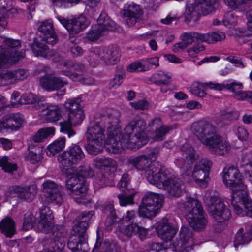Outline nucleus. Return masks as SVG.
Listing matches in <instances>:
<instances>
[{"label":"nucleus","instance_id":"1","mask_svg":"<svg viewBox=\"0 0 252 252\" xmlns=\"http://www.w3.org/2000/svg\"><path fill=\"white\" fill-rule=\"evenodd\" d=\"M120 112L114 109H108L101 114L102 120L110 125L108 127L107 143L113 149V152H121L126 148L137 149L147 143L148 140L145 132L146 123L141 118L132 119L126 126L124 134L118 128Z\"/></svg>","mask_w":252,"mask_h":252},{"label":"nucleus","instance_id":"2","mask_svg":"<svg viewBox=\"0 0 252 252\" xmlns=\"http://www.w3.org/2000/svg\"><path fill=\"white\" fill-rule=\"evenodd\" d=\"M190 130L212 154L224 155L228 153L230 145L218 133L217 127L211 122L204 119L195 121L191 124Z\"/></svg>","mask_w":252,"mask_h":252},{"label":"nucleus","instance_id":"3","mask_svg":"<svg viewBox=\"0 0 252 252\" xmlns=\"http://www.w3.org/2000/svg\"><path fill=\"white\" fill-rule=\"evenodd\" d=\"M177 205L184 213L192 229L197 231L205 229L208 221L200 201L197 199L188 197L185 200L178 202Z\"/></svg>","mask_w":252,"mask_h":252},{"label":"nucleus","instance_id":"4","mask_svg":"<svg viewBox=\"0 0 252 252\" xmlns=\"http://www.w3.org/2000/svg\"><path fill=\"white\" fill-rule=\"evenodd\" d=\"M81 175L73 174L66 181L65 186L69 193L72 195L78 203L87 202L86 196L88 188L84 177H91L94 175L93 170L89 166H84L80 170Z\"/></svg>","mask_w":252,"mask_h":252},{"label":"nucleus","instance_id":"5","mask_svg":"<svg viewBox=\"0 0 252 252\" xmlns=\"http://www.w3.org/2000/svg\"><path fill=\"white\" fill-rule=\"evenodd\" d=\"M81 101L80 97H77L69 99L64 104V107L68 112V119L60 123V131L69 138L76 133L72 125L80 123L84 118V111L80 104Z\"/></svg>","mask_w":252,"mask_h":252},{"label":"nucleus","instance_id":"6","mask_svg":"<svg viewBox=\"0 0 252 252\" xmlns=\"http://www.w3.org/2000/svg\"><path fill=\"white\" fill-rule=\"evenodd\" d=\"M105 127L102 122L93 121L90 123L86 133L87 143L86 146V149L89 154L95 155L102 150L105 138Z\"/></svg>","mask_w":252,"mask_h":252},{"label":"nucleus","instance_id":"7","mask_svg":"<svg viewBox=\"0 0 252 252\" xmlns=\"http://www.w3.org/2000/svg\"><path fill=\"white\" fill-rule=\"evenodd\" d=\"M164 199L162 195L148 193L143 198L142 203L139 206V215L150 219L155 217L162 208Z\"/></svg>","mask_w":252,"mask_h":252},{"label":"nucleus","instance_id":"8","mask_svg":"<svg viewBox=\"0 0 252 252\" xmlns=\"http://www.w3.org/2000/svg\"><path fill=\"white\" fill-rule=\"evenodd\" d=\"M4 43L5 47L0 53V68L5 65L15 63L25 56V51L18 52L21 47L19 40L8 38L4 40Z\"/></svg>","mask_w":252,"mask_h":252},{"label":"nucleus","instance_id":"9","mask_svg":"<svg viewBox=\"0 0 252 252\" xmlns=\"http://www.w3.org/2000/svg\"><path fill=\"white\" fill-rule=\"evenodd\" d=\"M46 234L51 233L52 238H44L42 240V243L45 247L49 249L55 250L57 252H62L65 246V238L67 234V230L65 227L62 225H54L53 224L50 227Z\"/></svg>","mask_w":252,"mask_h":252},{"label":"nucleus","instance_id":"10","mask_svg":"<svg viewBox=\"0 0 252 252\" xmlns=\"http://www.w3.org/2000/svg\"><path fill=\"white\" fill-rule=\"evenodd\" d=\"M241 175L237 168L228 166L223 170V181L227 187L231 188L232 198L235 195L244 197L246 195L245 186L242 183Z\"/></svg>","mask_w":252,"mask_h":252},{"label":"nucleus","instance_id":"11","mask_svg":"<svg viewBox=\"0 0 252 252\" xmlns=\"http://www.w3.org/2000/svg\"><path fill=\"white\" fill-rule=\"evenodd\" d=\"M89 57L90 63L93 66L98 63L99 59L108 64H114L119 60V49L116 46L95 48L91 51Z\"/></svg>","mask_w":252,"mask_h":252},{"label":"nucleus","instance_id":"12","mask_svg":"<svg viewBox=\"0 0 252 252\" xmlns=\"http://www.w3.org/2000/svg\"><path fill=\"white\" fill-rule=\"evenodd\" d=\"M98 24L93 25L88 32L87 37L91 41L97 40L100 36L105 35L108 31L116 29L115 23L111 20L105 12H101L97 19Z\"/></svg>","mask_w":252,"mask_h":252},{"label":"nucleus","instance_id":"13","mask_svg":"<svg viewBox=\"0 0 252 252\" xmlns=\"http://www.w3.org/2000/svg\"><path fill=\"white\" fill-rule=\"evenodd\" d=\"M181 156L176 161V165L187 175H189L192 166L197 159L194 148L188 143L183 144L180 148Z\"/></svg>","mask_w":252,"mask_h":252},{"label":"nucleus","instance_id":"14","mask_svg":"<svg viewBox=\"0 0 252 252\" xmlns=\"http://www.w3.org/2000/svg\"><path fill=\"white\" fill-rule=\"evenodd\" d=\"M208 211L218 223H221L231 217L229 210L221 199L217 196L211 197Z\"/></svg>","mask_w":252,"mask_h":252},{"label":"nucleus","instance_id":"15","mask_svg":"<svg viewBox=\"0 0 252 252\" xmlns=\"http://www.w3.org/2000/svg\"><path fill=\"white\" fill-rule=\"evenodd\" d=\"M172 244L176 252H190L193 249V244L192 230L187 227H182L179 237L173 240Z\"/></svg>","mask_w":252,"mask_h":252},{"label":"nucleus","instance_id":"16","mask_svg":"<svg viewBox=\"0 0 252 252\" xmlns=\"http://www.w3.org/2000/svg\"><path fill=\"white\" fill-rule=\"evenodd\" d=\"M85 158V154L81 148L75 144L71 146L68 150L63 151L58 156V159L64 167H69L78 163Z\"/></svg>","mask_w":252,"mask_h":252},{"label":"nucleus","instance_id":"17","mask_svg":"<svg viewBox=\"0 0 252 252\" xmlns=\"http://www.w3.org/2000/svg\"><path fill=\"white\" fill-rule=\"evenodd\" d=\"M88 235L79 232L76 227L72 228L68 238L67 247L72 252H88Z\"/></svg>","mask_w":252,"mask_h":252},{"label":"nucleus","instance_id":"18","mask_svg":"<svg viewBox=\"0 0 252 252\" xmlns=\"http://www.w3.org/2000/svg\"><path fill=\"white\" fill-rule=\"evenodd\" d=\"M129 178L128 174L125 173L122 175L117 186L122 192L118 194V198L120 204L122 206L134 204L133 197L135 195V191L133 189L128 188Z\"/></svg>","mask_w":252,"mask_h":252},{"label":"nucleus","instance_id":"19","mask_svg":"<svg viewBox=\"0 0 252 252\" xmlns=\"http://www.w3.org/2000/svg\"><path fill=\"white\" fill-rule=\"evenodd\" d=\"M61 189V187L53 181L48 180L44 182L42 184V191L46 197L45 201L48 203L55 202L60 204L63 200Z\"/></svg>","mask_w":252,"mask_h":252},{"label":"nucleus","instance_id":"20","mask_svg":"<svg viewBox=\"0 0 252 252\" xmlns=\"http://www.w3.org/2000/svg\"><path fill=\"white\" fill-rule=\"evenodd\" d=\"M57 19L69 32L70 35L78 33L88 25L86 17L83 15L70 20L62 16H58Z\"/></svg>","mask_w":252,"mask_h":252},{"label":"nucleus","instance_id":"21","mask_svg":"<svg viewBox=\"0 0 252 252\" xmlns=\"http://www.w3.org/2000/svg\"><path fill=\"white\" fill-rule=\"evenodd\" d=\"M212 162L207 159H203L194 166L192 176L195 182L202 187H205L207 182L205 179L209 176Z\"/></svg>","mask_w":252,"mask_h":252},{"label":"nucleus","instance_id":"22","mask_svg":"<svg viewBox=\"0 0 252 252\" xmlns=\"http://www.w3.org/2000/svg\"><path fill=\"white\" fill-rule=\"evenodd\" d=\"M162 187L158 188L165 189L168 194L172 197H179L182 193V184L179 179L169 173L166 175L165 181H162Z\"/></svg>","mask_w":252,"mask_h":252},{"label":"nucleus","instance_id":"23","mask_svg":"<svg viewBox=\"0 0 252 252\" xmlns=\"http://www.w3.org/2000/svg\"><path fill=\"white\" fill-rule=\"evenodd\" d=\"M45 43L42 39L41 41H38L34 39L32 44V50L34 54L37 57L41 56L47 59L52 58L54 61H59L58 53L52 49L50 50Z\"/></svg>","mask_w":252,"mask_h":252},{"label":"nucleus","instance_id":"24","mask_svg":"<svg viewBox=\"0 0 252 252\" xmlns=\"http://www.w3.org/2000/svg\"><path fill=\"white\" fill-rule=\"evenodd\" d=\"M168 171H162L152 164L145 172V176L148 181L158 188L162 187V181H165Z\"/></svg>","mask_w":252,"mask_h":252},{"label":"nucleus","instance_id":"25","mask_svg":"<svg viewBox=\"0 0 252 252\" xmlns=\"http://www.w3.org/2000/svg\"><path fill=\"white\" fill-rule=\"evenodd\" d=\"M23 123V119L19 114H9L5 115L0 121V131L3 129L17 130Z\"/></svg>","mask_w":252,"mask_h":252},{"label":"nucleus","instance_id":"26","mask_svg":"<svg viewBox=\"0 0 252 252\" xmlns=\"http://www.w3.org/2000/svg\"><path fill=\"white\" fill-rule=\"evenodd\" d=\"M157 229L158 235L166 242L171 241L177 232L176 226L167 219H162Z\"/></svg>","mask_w":252,"mask_h":252},{"label":"nucleus","instance_id":"27","mask_svg":"<svg viewBox=\"0 0 252 252\" xmlns=\"http://www.w3.org/2000/svg\"><path fill=\"white\" fill-rule=\"evenodd\" d=\"M38 31L41 33L40 37L46 43L52 45L57 43L58 39L52 23L48 21L42 22L38 28Z\"/></svg>","mask_w":252,"mask_h":252},{"label":"nucleus","instance_id":"28","mask_svg":"<svg viewBox=\"0 0 252 252\" xmlns=\"http://www.w3.org/2000/svg\"><path fill=\"white\" fill-rule=\"evenodd\" d=\"M40 84L43 89L47 91H53L63 88L67 84V82L53 75L47 74L40 78Z\"/></svg>","mask_w":252,"mask_h":252},{"label":"nucleus","instance_id":"29","mask_svg":"<svg viewBox=\"0 0 252 252\" xmlns=\"http://www.w3.org/2000/svg\"><path fill=\"white\" fill-rule=\"evenodd\" d=\"M40 220L37 224V229L42 232H48L50 227H51L53 224L52 212L49 207L44 206L40 209Z\"/></svg>","mask_w":252,"mask_h":252},{"label":"nucleus","instance_id":"30","mask_svg":"<svg viewBox=\"0 0 252 252\" xmlns=\"http://www.w3.org/2000/svg\"><path fill=\"white\" fill-rule=\"evenodd\" d=\"M123 15L127 25L132 26L141 19L142 12L139 5L133 4L129 5L127 9L124 10Z\"/></svg>","mask_w":252,"mask_h":252},{"label":"nucleus","instance_id":"31","mask_svg":"<svg viewBox=\"0 0 252 252\" xmlns=\"http://www.w3.org/2000/svg\"><path fill=\"white\" fill-rule=\"evenodd\" d=\"M94 215L93 211L84 212L79 215L74 220V225L72 228L77 227L79 232L87 234L89 222Z\"/></svg>","mask_w":252,"mask_h":252},{"label":"nucleus","instance_id":"32","mask_svg":"<svg viewBox=\"0 0 252 252\" xmlns=\"http://www.w3.org/2000/svg\"><path fill=\"white\" fill-rule=\"evenodd\" d=\"M16 191L18 193V198L28 202L32 201L36 195L37 190L35 185H32L24 187L19 186Z\"/></svg>","mask_w":252,"mask_h":252},{"label":"nucleus","instance_id":"33","mask_svg":"<svg viewBox=\"0 0 252 252\" xmlns=\"http://www.w3.org/2000/svg\"><path fill=\"white\" fill-rule=\"evenodd\" d=\"M128 163L137 170L145 172L152 165L145 155L130 158L128 159Z\"/></svg>","mask_w":252,"mask_h":252},{"label":"nucleus","instance_id":"34","mask_svg":"<svg viewBox=\"0 0 252 252\" xmlns=\"http://www.w3.org/2000/svg\"><path fill=\"white\" fill-rule=\"evenodd\" d=\"M204 86L205 88H209L211 89H213L219 91H221L225 88L230 91L233 92L235 94L237 92H240L242 89V84L241 83H238L236 82H232L230 84H219L209 82L204 83Z\"/></svg>","mask_w":252,"mask_h":252},{"label":"nucleus","instance_id":"35","mask_svg":"<svg viewBox=\"0 0 252 252\" xmlns=\"http://www.w3.org/2000/svg\"><path fill=\"white\" fill-rule=\"evenodd\" d=\"M121 231L124 235L129 237L133 234H138L141 239L145 238L147 234V230L146 228L133 222L122 228Z\"/></svg>","mask_w":252,"mask_h":252},{"label":"nucleus","instance_id":"36","mask_svg":"<svg viewBox=\"0 0 252 252\" xmlns=\"http://www.w3.org/2000/svg\"><path fill=\"white\" fill-rule=\"evenodd\" d=\"M45 119L49 122H55L61 117V110L57 105L50 104L42 110Z\"/></svg>","mask_w":252,"mask_h":252},{"label":"nucleus","instance_id":"37","mask_svg":"<svg viewBox=\"0 0 252 252\" xmlns=\"http://www.w3.org/2000/svg\"><path fill=\"white\" fill-rule=\"evenodd\" d=\"M94 166L98 169L107 167L106 170L116 171L117 164L116 162L109 157L100 156L94 159Z\"/></svg>","mask_w":252,"mask_h":252},{"label":"nucleus","instance_id":"38","mask_svg":"<svg viewBox=\"0 0 252 252\" xmlns=\"http://www.w3.org/2000/svg\"><path fill=\"white\" fill-rule=\"evenodd\" d=\"M0 231L6 237H12L16 233L15 221L10 217L4 218L0 222Z\"/></svg>","mask_w":252,"mask_h":252},{"label":"nucleus","instance_id":"39","mask_svg":"<svg viewBox=\"0 0 252 252\" xmlns=\"http://www.w3.org/2000/svg\"><path fill=\"white\" fill-rule=\"evenodd\" d=\"M64 74L69 77L74 81L79 82L85 85H92L94 84V79L87 75H85L84 73H80L77 71H72V70L63 68Z\"/></svg>","mask_w":252,"mask_h":252},{"label":"nucleus","instance_id":"40","mask_svg":"<svg viewBox=\"0 0 252 252\" xmlns=\"http://www.w3.org/2000/svg\"><path fill=\"white\" fill-rule=\"evenodd\" d=\"M202 15H207L214 12L218 8V0H195Z\"/></svg>","mask_w":252,"mask_h":252},{"label":"nucleus","instance_id":"41","mask_svg":"<svg viewBox=\"0 0 252 252\" xmlns=\"http://www.w3.org/2000/svg\"><path fill=\"white\" fill-rule=\"evenodd\" d=\"M200 14H202L200 9L199 8L195 1L192 4H188L184 13L185 21L187 23L191 21L196 22L198 20Z\"/></svg>","mask_w":252,"mask_h":252},{"label":"nucleus","instance_id":"42","mask_svg":"<svg viewBox=\"0 0 252 252\" xmlns=\"http://www.w3.org/2000/svg\"><path fill=\"white\" fill-rule=\"evenodd\" d=\"M20 103L22 104H29L32 105V107L35 109H39L44 106L42 101L34 94L30 93L23 94L20 100Z\"/></svg>","mask_w":252,"mask_h":252},{"label":"nucleus","instance_id":"43","mask_svg":"<svg viewBox=\"0 0 252 252\" xmlns=\"http://www.w3.org/2000/svg\"><path fill=\"white\" fill-rule=\"evenodd\" d=\"M120 248L115 243L99 242L97 239L92 252H119Z\"/></svg>","mask_w":252,"mask_h":252},{"label":"nucleus","instance_id":"44","mask_svg":"<svg viewBox=\"0 0 252 252\" xmlns=\"http://www.w3.org/2000/svg\"><path fill=\"white\" fill-rule=\"evenodd\" d=\"M202 42L213 44L224 40L225 34L220 31H216L202 34Z\"/></svg>","mask_w":252,"mask_h":252},{"label":"nucleus","instance_id":"45","mask_svg":"<svg viewBox=\"0 0 252 252\" xmlns=\"http://www.w3.org/2000/svg\"><path fill=\"white\" fill-rule=\"evenodd\" d=\"M116 171L105 170L97 177V183L100 186H111L113 184L115 173Z\"/></svg>","mask_w":252,"mask_h":252},{"label":"nucleus","instance_id":"46","mask_svg":"<svg viewBox=\"0 0 252 252\" xmlns=\"http://www.w3.org/2000/svg\"><path fill=\"white\" fill-rule=\"evenodd\" d=\"M65 141V138L64 137L54 141L47 147V154L50 156H53L57 153L61 151L64 147Z\"/></svg>","mask_w":252,"mask_h":252},{"label":"nucleus","instance_id":"47","mask_svg":"<svg viewBox=\"0 0 252 252\" xmlns=\"http://www.w3.org/2000/svg\"><path fill=\"white\" fill-rule=\"evenodd\" d=\"M55 131V128L53 127L41 128L33 136L32 140L35 142H41L45 138L54 135Z\"/></svg>","mask_w":252,"mask_h":252},{"label":"nucleus","instance_id":"48","mask_svg":"<svg viewBox=\"0 0 252 252\" xmlns=\"http://www.w3.org/2000/svg\"><path fill=\"white\" fill-rule=\"evenodd\" d=\"M55 131V128L53 127L41 128L33 136L32 140L35 142H41L45 138L54 135Z\"/></svg>","mask_w":252,"mask_h":252},{"label":"nucleus","instance_id":"49","mask_svg":"<svg viewBox=\"0 0 252 252\" xmlns=\"http://www.w3.org/2000/svg\"><path fill=\"white\" fill-rule=\"evenodd\" d=\"M60 64L63 67V69H66L80 73H84L85 72L84 65L81 63L64 60L61 61Z\"/></svg>","mask_w":252,"mask_h":252},{"label":"nucleus","instance_id":"50","mask_svg":"<svg viewBox=\"0 0 252 252\" xmlns=\"http://www.w3.org/2000/svg\"><path fill=\"white\" fill-rule=\"evenodd\" d=\"M15 83L13 71H3L0 73V86Z\"/></svg>","mask_w":252,"mask_h":252},{"label":"nucleus","instance_id":"51","mask_svg":"<svg viewBox=\"0 0 252 252\" xmlns=\"http://www.w3.org/2000/svg\"><path fill=\"white\" fill-rule=\"evenodd\" d=\"M202 34L196 32H185L182 35V40L189 46L195 40L202 42Z\"/></svg>","mask_w":252,"mask_h":252},{"label":"nucleus","instance_id":"52","mask_svg":"<svg viewBox=\"0 0 252 252\" xmlns=\"http://www.w3.org/2000/svg\"><path fill=\"white\" fill-rule=\"evenodd\" d=\"M243 229H240L235 235L234 241L235 247L248 243L252 239V235L250 233H242Z\"/></svg>","mask_w":252,"mask_h":252},{"label":"nucleus","instance_id":"53","mask_svg":"<svg viewBox=\"0 0 252 252\" xmlns=\"http://www.w3.org/2000/svg\"><path fill=\"white\" fill-rule=\"evenodd\" d=\"M248 0H223L224 4L230 8L236 10H242L247 4Z\"/></svg>","mask_w":252,"mask_h":252},{"label":"nucleus","instance_id":"54","mask_svg":"<svg viewBox=\"0 0 252 252\" xmlns=\"http://www.w3.org/2000/svg\"><path fill=\"white\" fill-rule=\"evenodd\" d=\"M157 80L154 83L157 85H169L172 81V77L168 73L160 71L156 74Z\"/></svg>","mask_w":252,"mask_h":252},{"label":"nucleus","instance_id":"55","mask_svg":"<svg viewBox=\"0 0 252 252\" xmlns=\"http://www.w3.org/2000/svg\"><path fill=\"white\" fill-rule=\"evenodd\" d=\"M105 210L106 212L109 213L105 221V225L107 226H110L116 221V215L114 205L112 204H109L106 206Z\"/></svg>","mask_w":252,"mask_h":252},{"label":"nucleus","instance_id":"56","mask_svg":"<svg viewBox=\"0 0 252 252\" xmlns=\"http://www.w3.org/2000/svg\"><path fill=\"white\" fill-rule=\"evenodd\" d=\"M125 77V73L121 69L117 71L115 77L110 81L109 88H117L122 84Z\"/></svg>","mask_w":252,"mask_h":252},{"label":"nucleus","instance_id":"57","mask_svg":"<svg viewBox=\"0 0 252 252\" xmlns=\"http://www.w3.org/2000/svg\"><path fill=\"white\" fill-rule=\"evenodd\" d=\"M149 67L146 66L145 64H143L142 63L136 61L130 64L127 67V70L129 72H142L148 70Z\"/></svg>","mask_w":252,"mask_h":252},{"label":"nucleus","instance_id":"58","mask_svg":"<svg viewBox=\"0 0 252 252\" xmlns=\"http://www.w3.org/2000/svg\"><path fill=\"white\" fill-rule=\"evenodd\" d=\"M0 166L5 172L12 173L17 170V166L16 164H12L8 161L7 157H3L0 159Z\"/></svg>","mask_w":252,"mask_h":252},{"label":"nucleus","instance_id":"59","mask_svg":"<svg viewBox=\"0 0 252 252\" xmlns=\"http://www.w3.org/2000/svg\"><path fill=\"white\" fill-rule=\"evenodd\" d=\"M35 221L34 216L30 213H27L24 215L23 229L28 230L32 228Z\"/></svg>","mask_w":252,"mask_h":252},{"label":"nucleus","instance_id":"60","mask_svg":"<svg viewBox=\"0 0 252 252\" xmlns=\"http://www.w3.org/2000/svg\"><path fill=\"white\" fill-rule=\"evenodd\" d=\"M170 130V128L168 126H160V127H159L155 130V135L154 136V139L157 141L163 140L166 134L169 132Z\"/></svg>","mask_w":252,"mask_h":252},{"label":"nucleus","instance_id":"61","mask_svg":"<svg viewBox=\"0 0 252 252\" xmlns=\"http://www.w3.org/2000/svg\"><path fill=\"white\" fill-rule=\"evenodd\" d=\"M25 158L27 161H29L32 164H36L41 160L42 157L40 152L37 153L36 152L30 151Z\"/></svg>","mask_w":252,"mask_h":252},{"label":"nucleus","instance_id":"62","mask_svg":"<svg viewBox=\"0 0 252 252\" xmlns=\"http://www.w3.org/2000/svg\"><path fill=\"white\" fill-rule=\"evenodd\" d=\"M13 73H14L15 83L18 81H21L26 79L29 75V73L27 70L22 69L13 70Z\"/></svg>","mask_w":252,"mask_h":252},{"label":"nucleus","instance_id":"63","mask_svg":"<svg viewBox=\"0 0 252 252\" xmlns=\"http://www.w3.org/2000/svg\"><path fill=\"white\" fill-rule=\"evenodd\" d=\"M237 118V113L234 112H228L222 114L220 121H222L224 125H227V122H231L236 120Z\"/></svg>","mask_w":252,"mask_h":252},{"label":"nucleus","instance_id":"64","mask_svg":"<svg viewBox=\"0 0 252 252\" xmlns=\"http://www.w3.org/2000/svg\"><path fill=\"white\" fill-rule=\"evenodd\" d=\"M242 199L243 204L245 208V213L247 216L252 218V207L251 206V202L247 198V193L244 197H240Z\"/></svg>","mask_w":252,"mask_h":252}]
</instances>
